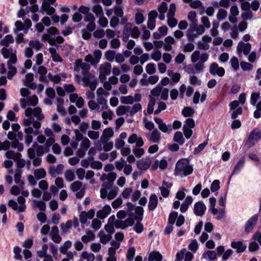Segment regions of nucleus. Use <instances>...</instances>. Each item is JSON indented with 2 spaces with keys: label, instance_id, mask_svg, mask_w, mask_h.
Masks as SVG:
<instances>
[{
  "label": "nucleus",
  "instance_id": "obj_1",
  "mask_svg": "<svg viewBox=\"0 0 261 261\" xmlns=\"http://www.w3.org/2000/svg\"><path fill=\"white\" fill-rule=\"evenodd\" d=\"M25 115L26 118L23 120V125L25 127L24 129L25 134V143L29 146L33 141L32 135L37 136L40 133L41 121L45 116L39 107L27 108L25 110Z\"/></svg>",
  "mask_w": 261,
  "mask_h": 261
},
{
  "label": "nucleus",
  "instance_id": "obj_2",
  "mask_svg": "<svg viewBox=\"0 0 261 261\" xmlns=\"http://www.w3.org/2000/svg\"><path fill=\"white\" fill-rule=\"evenodd\" d=\"M193 171L192 166L190 164L188 160L182 159L176 164L174 174L181 177L191 174Z\"/></svg>",
  "mask_w": 261,
  "mask_h": 261
},
{
  "label": "nucleus",
  "instance_id": "obj_3",
  "mask_svg": "<svg viewBox=\"0 0 261 261\" xmlns=\"http://www.w3.org/2000/svg\"><path fill=\"white\" fill-rule=\"evenodd\" d=\"M261 137L260 131L257 129H253L250 133L246 142V145L248 146L249 148L253 146L255 143L260 139Z\"/></svg>",
  "mask_w": 261,
  "mask_h": 261
},
{
  "label": "nucleus",
  "instance_id": "obj_4",
  "mask_svg": "<svg viewBox=\"0 0 261 261\" xmlns=\"http://www.w3.org/2000/svg\"><path fill=\"white\" fill-rule=\"evenodd\" d=\"M111 68L112 65L109 62H105L100 65L99 78L101 82H103L106 80L107 76L111 73Z\"/></svg>",
  "mask_w": 261,
  "mask_h": 261
},
{
  "label": "nucleus",
  "instance_id": "obj_5",
  "mask_svg": "<svg viewBox=\"0 0 261 261\" xmlns=\"http://www.w3.org/2000/svg\"><path fill=\"white\" fill-rule=\"evenodd\" d=\"M90 146V141L89 139L86 137L84 138L80 144V147L76 152V155L79 158H83Z\"/></svg>",
  "mask_w": 261,
  "mask_h": 261
},
{
  "label": "nucleus",
  "instance_id": "obj_6",
  "mask_svg": "<svg viewBox=\"0 0 261 261\" xmlns=\"http://www.w3.org/2000/svg\"><path fill=\"white\" fill-rule=\"evenodd\" d=\"M90 65L86 62H83L82 59H77L74 64V70L76 72H80L82 70V73L89 71Z\"/></svg>",
  "mask_w": 261,
  "mask_h": 261
},
{
  "label": "nucleus",
  "instance_id": "obj_7",
  "mask_svg": "<svg viewBox=\"0 0 261 261\" xmlns=\"http://www.w3.org/2000/svg\"><path fill=\"white\" fill-rule=\"evenodd\" d=\"M161 135L160 132L155 128L151 133H145V136L151 143H158L161 139Z\"/></svg>",
  "mask_w": 261,
  "mask_h": 261
},
{
  "label": "nucleus",
  "instance_id": "obj_8",
  "mask_svg": "<svg viewBox=\"0 0 261 261\" xmlns=\"http://www.w3.org/2000/svg\"><path fill=\"white\" fill-rule=\"evenodd\" d=\"M154 120L158 124L159 128L164 133L169 134L172 130V127L171 124L166 125L161 118L154 117Z\"/></svg>",
  "mask_w": 261,
  "mask_h": 261
},
{
  "label": "nucleus",
  "instance_id": "obj_9",
  "mask_svg": "<svg viewBox=\"0 0 261 261\" xmlns=\"http://www.w3.org/2000/svg\"><path fill=\"white\" fill-rule=\"evenodd\" d=\"M210 73L213 75H218L219 76L222 77L225 74V70L222 67H219L216 63H213L210 67Z\"/></svg>",
  "mask_w": 261,
  "mask_h": 261
},
{
  "label": "nucleus",
  "instance_id": "obj_10",
  "mask_svg": "<svg viewBox=\"0 0 261 261\" xmlns=\"http://www.w3.org/2000/svg\"><path fill=\"white\" fill-rule=\"evenodd\" d=\"M158 16V13L155 10L151 11L148 14L147 28L153 30L155 27V19Z\"/></svg>",
  "mask_w": 261,
  "mask_h": 261
},
{
  "label": "nucleus",
  "instance_id": "obj_11",
  "mask_svg": "<svg viewBox=\"0 0 261 261\" xmlns=\"http://www.w3.org/2000/svg\"><path fill=\"white\" fill-rule=\"evenodd\" d=\"M151 164V159L149 158H143L137 162V167L141 170H146Z\"/></svg>",
  "mask_w": 261,
  "mask_h": 261
},
{
  "label": "nucleus",
  "instance_id": "obj_12",
  "mask_svg": "<svg viewBox=\"0 0 261 261\" xmlns=\"http://www.w3.org/2000/svg\"><path fill=\"white\" fill-rule=\"evenodd\" d=\"M258 220V216L255 215L252 216L246 222L245 224V231L247 233H249L253 229L256 225Z\"/></svg>",
  "mask_w": 261,
  "mask_h": 261
},
{
  "label": "nucleus",
  "instance_id": "obj_13",
  "mask_svg": "<svg viewBox=\"0 0 261 261\" xmlns=\"http://www.w3.org/2000/svg\"><path fill=\"white\" fill-rule=\"evenodd\" d=\"M128 142L130 144L136 143L137 147H142L144 145V141L141 137L138 136L136 134L130 135L128 139Z\"/></svg>",
  "mask_w": 261,
  "mask_h": 261
},
{
  "label": "nucleus",
  "instance_id": "obj_14",
  "mask_svg": "<svg viewBox=\"0 0 261 261\" xmlns=\"http://www.w3.org/2000/svg\"><path fill=\"white\" fill-rule=\"evenodd\" d=\"M206 209L205 205L202 201H198L194 205V213L197 216H202Z\"/></svg>",
  "mask_w": 261,
  "mask_h": 261
},
{
  "label": "nucleus",
  "instance_id": "obj_15",
  "mask_svg": "<svg viewBox=\"0 0 261 261\" xmlns=\"http://www.w3.org/2000/svg\"><path fill=\"white\" fill-rule=\"evenodd\" d=\"M114 135V132L112 128L108 127L105 129L102 132V134L100 137V142L101 143H106L112 138Z\"/></svg>",
  "mask_w": 261,
  "mask_h": 261
},
{
  "label": "nucleus",
  "instance_id": "obj_16",
  "mask_svg": "<svg viewBox=\"0 0 261 261\" xmlns=\"http://www.w3.org/2000/svg\"><path fill=\"white\" fill-rule=\"evenodd\" d=\"M111 210V206L109 205H106L101 210L97 212L96 216L98 218L103 219L110 214Z\"/></svg>",
  "mask_w": 261,
  "mask_h": 261
},
{
  "label": "nucleus",
  "instance_id": "obj_17",
  "mask_svg": "<svg viewBox=\"0 0 261 261\" xmlns=\"http://www.w3.org/2000/svg\"><path fill=\"white\" fill-rule=\"evenodd\" d=\"M251 48V44L249 43H245L243 42H240L237 46L238 51L241 53L243 52L244 55H247Z\"/></svg>",
  "mask_w": 261,
  "mask_h": 261
},
{
  "label": "nucleus",
  "instance_id": "obj_18",
  "mask_svg": "<svg viewBox=\"0 0 261 261\" xmlns=\"http://www.w3.org/2000/svg\"><path fill=\"white\" fill-rule=\"evenodd\" d=\"M82 74L83 75L82 80L83 82L84 87H88V83L96 79L95 76L92 74L89 71Z\"/></svg>",
  "mask_w": 261,
  "mask_h": 261
},
{
  "label": "nucleus",
  "instance_id": "obj_19",
  "mask_svg": "<svg viewBox=\"0 0 261 261\" xmlns=\"http://www.w3.org/2000/svg\"><path fill=\"white\" fill-rule=\"evenodd\" d=\"M158 198L155 194H151L149 197L148 208L149 211H153L157 207Z\"/></svg>",
  "mask_w": 261,
  "mask_h": 261
},
{
  "label": "nucleus",
  "instance_id": "obj_20",
  "mask_svg": "<svg viewBox=\"0 0 261 261\" xmlns=\"http://www.w3.org/2000/svg\"><path fill=\"white\" fill-rule=\"evenodd\" d=\"M132 24L130 23H127L124 27L122 33V40L127 42L132 34Z\"/></svg>",
  "mask_w": 261,
  "mask_h": 261
},
{
  "label": "nucleus",
  "instance_id": "obj_21",
  "mask_svg": "<svg viewBox=\"0 0 261 261\" xmlns=\"http://www.w3.org/2000/svg\"><path fill=\"white\" fill-rule=\"evenodd\" d=\"M165 44H164L163 47L165 51H169L171 50L172 44L175 43V40L173 37L169 36L165 38Z\"/></svg>",
  "mask_w": 261,
  "mask_h": 261
},
{
  "label": "nucleus",
  "instance_id": "obj_22",
  "mask_svg": "<svg viewBox=\"0 0 261 261\" xmlns=\"http://www.w3.org/2000/svg\"><path fill=\"white\" fill-rule=\"evenodd\" d=\"M64 168V166L62 164H59L57 167L51 166L49 169V174L53 177H55L57 174L62 173Z\"/></svg>",
  "mask_w": 261,
  "mask_h": 261
},
{
  "label": "nucleus",
  "instance_id": "obj_23",
  "mask_svg": "<svg viewBox=\"0 0 261 261\" xmlns=\"http://www.w3.org/2000/svg\"><path fill=\"white\" fill-rule=\"evenodd\" d=\"M99 146L98 147L99 151H101L103 149L105 151L107 152L111 150L114 146L113 142L106 141V143H101L99 142Z\"/></svg>",
  "mask_w": 261,
  "mask_h": 261
},
{
  "label": "nucleus",
  "instance_id": "obj_24",
  "mask_svg": "<svg viewBox=\"0 0 261 261\" xmlns=\"http://www.w3.org/2000/svg\"><path fill=\"white\" fill-rule=\"evenodd\" d=\"M232 248L237 249V253H241L244 252L246 249V246L244 245L241 241L232 242L231 244Z\"/></svg>",
  "mask_w": 261,
  "mask_h": 261
},
{
  "label": "nucleus",
  "instance_id": "obj_25",
  "mask_svg": "<svg viewBox=\"0 0 261 261\" xmlns=\"http://www.w3.org/2000/svg\"><path fill=\"white\" fill-rule=\"evenodd\" d=\"M98 237L100 238V242L103 244H107L112 238L110 234H106L102 230L99 231Z\"/></svg>",
  "mask_w": 261,
  "mask_h": 261
},
{
  "label": "nucleus",
  "instance_id": "obj_26",
  "mask_svg": "<svg viewBox=\"0 0 261 261\" xmlns=\"http://www.w3.org/2000/svg\"><path fill=\"white\" fill-rule=\"evenodd\" d=\"M191 28L187 31V37L189 41H193L197 37L198 35L196 34L195 30V28H194L193 25H191Z\"/></svg>",
  "mask_w": 261,
  "mask_h": 261
},
{
  "label": "nucleus",
  "instance_id": "obj_27",
  "mask_svg": "<svg viewBox=\"0 0 261 261\" xmlns=\"http://www.w3.org/2000/svg\"><path fill=\"white\" fill-rule=\"evenodd\" d=\"M245 163V160L244 158L242 159L240 161H239L238 163L237 164L236 166L234 167L233 170L232 172V174L229 176L228 179V182L230 180L231 178L232 177V176L238 173L242 169L243 166H244Z\"/></svg>",
  "mask_w": 261,
  "mask_h": 261
},
{
  "label": "nucleus",
  "instance_id": "obj_28",
  "mask_svg": "<svg viewBox=\"0 0 261 261\" xmlns=\"http://www.w3.org/2000/svg\"><path fill=\"white\" fill-rule=\"evenodd\" d=\"M94 238L95 235L94 233L91 230H88L86 231V235L83 236L81 240L84 243H87L90 241L93 240Z\"/></svg>",
  "mask_w": 261,
  "mask_h": 261
},
{
  "label": "nucleus",
  "instance_id": "obj_29",
  "mask_svg": "<svg viewBox=\"0 0 261 261\" xmlns=\"http://www.w3.org/2000/svg\"><path fill=\"white\" fill-rule=\"evenodd\" d=\"M162 255L159 252H152L148 256V261H162Z\"/></svg>",
  "mask_w": 261,
  "mask_h": 261
},
{
  "label": "nucleus",
  "instance_id": "obj_30",
  "mask_svg": "<svg viewBox=\"0 0 261 261\" xmlns=\"http://www.w3.org/2000/svg\"><path fill=\"white\" fill-rule=\"evenodd\" d=\"M92 10L97 17L103 16L104 15L102 8L100 5H95L93 6Z\"/></svg>",
  "mask_w": 261,
  "mask_h": 261
},
{
  "label": "nucleus",
  "instance_id": "obj_31",
  "mask_svg": "<svg viewBox=\"0 0 261 261\" xmlns=\"http://www.w3.org/2000/svg\"><path fill=\"white\" fill-rule=\"evenodd\" d=\"M173 140L179 145H182L185 142V138L183 137L182 133L180 132H176L174 135Z\"/></svg>",
  "mask_w": 261,
  "mask_h": 261
},
{
  "label": "nucleus",
  "instance_id": "obj_32",
  "mask_svg": "<svg viewBox=\"0 0 261 261\" xmlns=\"http://www.w3.org/2000/svg\"><path fill=\"white\" fill-rule=\"evenodd\" d=\"M34 174L36 179L39 180L44 178L46 173L45 170L43 168H39L34 171Z\"/></svg>",
  "mask_w": 261,
  "mask_h": 261
},
{
  "label": "nucleus",
  "instance_id": "obj_33",
  "mask_svg": "<svg viewBox=\"0 0 261 261\" xmlns=\"http://www.w3.org/2000/svg\"><path fill=\"white\" fill-rule=\"evenodd\" d=\"M14 42L13 37L11 35H8L4 39L1 41L0 44L2 46H8L10 43Z\"/></svg>",
  "mask_w": 261,
  "mask_h": 261
},
{
  "label": "nucleus",
  "instance_id": "obj_34",
  "mask_svg": "<svg viewBox=\"0 0 261 261\" xmlns=\"http://www.w3.org/2000/svg\"><path fill=\"white\" fill-rule=\"evenodd\" d=\"M72 246V242L70 241H66L64 244L61 246L59 248L60 252L63 254H65L68 249Z\"/></svg>",
  "mask_w": 261,
  "mask_h": 261
},
{
  "label": "nucleus",
  "instance_id": "obj_35",
  "mask_svg": "<svg viewBox=\"0 0 261 261\" xmlns=\"http://www.w3.org/2000/svg\"><path fill=\"white\" fill-rule=\"evenodd\" d=\"M197 14L195 11H190L188 15V19L192 23L191 25H193L194 28H196L197 20L196 19Z\"/></svg>",
  "mask_w": 261,
  "mask_h": 261
},
{
  "label": "nucleus",
  "instance_id": "obj_36",
  "mask_svg": "<svg viewBox=\"0 0 261 261\" xmlns=\"http://www.w3.org/2000/svg\"><path fill=\"white\" fill-rule=\"evenodd\" d=\"M17 202L20 204L19 206V212H23L26 209L25 204V199L22 196H19L17 198Z\"/></svg>",
  "mask_w": 261,
  "mask_h": 261
},
{
  "label": "nucleus",
  "instance_id": "obj_37",
  "mask_svg": "<svg viewBox=\"0 0 261 261\" xmlns=\"http://www.w3.org/2000/svg\"><path fill=\"white\" fill-rule=\"evenodd\" d=\"M65 179L69 182L73 181L75 179V174L71 170H66L64 173Z\"/></svg>",
  "mask_w": 261,
  "mask_h": 261
},
{
  "label": "nucleus",
  "instance_id": "obj_38",
  "mask_svg": "<svg viewBox=\"0 0 261 261\" xmlns=\"http://www.w3.org/2000/svg\"><path fill=\"white\" fill-rule=\"evenodd\" d=\"M130 109V107L129 106H120L118 107L116 110V114L118 116H121L126 112H129Z\"/></svg>",
  "mask_w": 261,
  "mask_h": 261
},
{
  "label": "nucleus",
  "instance_id": "obj_39",
  "mask_svg": "<svg viewBox=\"0 0 261 261\" xmlns=\"http://www.w3.org/2000/svg\"><path fill=\"white\" fill-rule=\"evenodd\" d=\"M204 258H208L210 260H214L217 258V254L214 251H207L204 252L202 255Z\"/></svg>",
  "mask_w": 261,
  "mask_h": 261
},
{
  "label": "nucleus",
  "instance_id": "obj_40",
  "mask_svg": "<svg viewBox=\"0 0 261 261\" xmlns=\"http://www.w3.org/2000/svg\"><path fill=\"white\" fill-rule=\"evenodd\" d=\"M6 155L8 159H13L14 161H16L20 158L21 154L19 153H15L13 151L10 150L6 153Z\"/></svg>",
  "mask_w": 261,
  "mask_h": 261
},
{
  "label": "nucleus",
  "instance_id": "obj_41",
  "mask_svg": "<svg viewBox=\"0 0 261 261\" xmlns=\"http://www.w3.org/2000/svg\"><path fill=\"white\" fill-rule=\"evenodd\" d=\"M195 113L194 110L191 107H185L181 112L182 114L185 117H191Z\"/></svg>",
  "mask_w": 261,
  "mask_h": 261
},
{
  "label": "nucleus",
  "instance_id": "obj_42",
  "mask_svg": "<svg viewBox=\"0 0 261 261\" xmlns=\"http://www.w3.org/2000/svg\"><path fill=\"white\" fill-rule=\"evenodd\" d=\"M72 223L71 220L67 221L65 224L62 223L60 228L63 233H66L68 230L72 227Z\"/></svg>",
  "mask_w": 261,
  "mask_h": 261
},
{
  "label": "nucleus",
  "instance_id": "obj_43",
  "mask_svg": "<svg viewBox=\"0 0 261 261\" xmlns=\"http://www.w3.org/2000/svg\"><path fill=\"white\" fill-rule=\"evenodd\" d=\"M141 147L135 146L133 148V152L137 158H140L145 153V150Z\"/></svg>",
  "mask_w": 261,
  "mask_h": 261
},
{
  "label": "nucleus",
  "instance_id": "obj_44",
  "mask_svg": "<svg viewBox=\"0 0 261 261\" xmlns=\"http://www.w3.org/2000/svg\"><path fill=\"white\" fill-rule=\"evenodd\" d=\"M29 46L32 48H34L37 50H39L41 48L42 44L39 42V40H31L29 42Z\"/></svg>",
  "mask_w": 261,
  "mask_h": 261
},
{
  "label": "nucleus",
  "instance_id": "obj_45",
  "mask_svg": "<svg viewBox=\"0 0 261 261\" xmlns=\"http://www.w3.org/2000/svg\"><path fill=\"white\" fill-rule=\"evenodd\" d=\"M81 256L83 258L87 259V261H94L95 258L94 254L87 251H83Z\"/></svg>",
  "mask_w": 261,
  "mask_h": 261
},
{
  "label": "nucleus",
  "instance_id": "obj_46",
  "mask_svg": "<svg viewBox=\"0 0 261 261\" xmlns=\"http://www.w3.org/2000/svg\"><path fill=\"white\" fill-rule=\"evenodd\" d=\"M227 16V12L223 9H220L217 14V18L219 20H224Z\"/></svg>",
  "mask_w": 261,
  "mask_h": 261
},
{
  "label": "nucleus",
  "instance_id": "obj_47",
  "mask_svg": "<svg viewBox=\"0 0 261 261\" xmlns=\"http://www.w3.org/2000/svg\"><path fill=\"white\" fill-rule=\"evenodd\" d=\"M115 55V51L112 50L107 51L105 55L106 59L110 62H113L114 61Z\"/></svg>",
  "mask_w": 261,
  "mask_h": 261
},
{
  "label": "nucleus",
  "instance_id": "obj_48",
  "mask_svg": "<svg viewBox=\"0 0 261 261\" xmlns=\"http://www.w3.org/2000/svg\"><path fill=\"white\" fill-rule=\"evenodd\" d=\"M49 80L55 84H58L60 82L61 78L59 74L53 75L51 73L47 74Z\"/></svg>",
  "mask_w": 261,
  "mask_h": 261
},
{
  "label": "nucleus",
  "instance_id": "obj_49",
  "mask_svg": "<svg viewBox=\"0 0 261 261\" xmlns=\"http://www.w3.org/2000/svg\"><path fill=\"white\" fill-rule=\"evenodd\" d=\"M38 98L36 95L30 96L28 98V105L35 106L37 105Z\"/></svg>",
  "mask_w": 261,
  "mask_h": 261
},
{
  "label": "nucleus",
  "instance_id": "obj_50",
  "mask_svg": "<svg viewBox=\"0 0 261 261\" xmlns=\"http://www.w3.org/2000/svg\"><path fill=\"white\" fill-rule=\"evenodd\" d=\"M121 102L124 104H132L134 102V97L130 95L122 96L121 97Z\"/></svg>",
  "mask_w": 261,
  "mask_h": 261
},
{
  "label": "nucleus",
  "instance_id": "obj_51",
  "mask_svg": "<svg viewBox=\"0 0 261 261\" xmlns=\"http://www.w3.org/2000/svg\"><path fill=\"white\" fill-rule=\"evenodd\" d=\"M97 101L99 104L102 105V109H107L108 107L107 105V100L103 96H97Z\"/></svg>",
  "mask_w": 261,
  "mask_h": 261
},
{
  "label": "nucleus",
  "instance_id": "obj_52",
  "mask_svg": "<svg viewBox=\"0 0 261 261\" xmlns=\"http://www.w3.org/2000/svg\"><path fill=\"white\" fill-rule=\"evenodd\" d=\"M195 48L193 43L190 42L182 46V51L185 53H189L192 51Z\"/></svg>",
  "mask_w": 261,
  "mask_h": 261
},
{
  "label": "nucleus",
  "instance_id": "obj_53",
  "mask_svg": "<svg viewBox=\"0 0 261 261\" xmlns=\"http://www.w3.org/2000/svg\"><path fill=\"white\" fill-rule=\"evenodd\" d=\"M143 123H144L145 127L146 129H147L149 130H152L154 129V128L155 126H154V123L152 121L147 120L146 118H143Z\"/></svg>",
  "mask_w": 261,
  "mask_h": 261
},
{
  "label": "nucleus",
  "instance_id": "obj_54",
  "mask_svg": "<svg viewBox=\"0 0 261 261\" xmlns=\"http://www.w3.org/2000/svg\"><path fill=\"white\" fill-rule=\"evenodd\" d=\"M151 57L153 60L159 61L162 58L161 51L159 49H154L151 55Z\"/></svg>",
  "mask_w": 261,
  "mask_h": 261
},
{
  "label": "nucleus",
  "instance_id": "obj_55",
  "mask_svg": "<svg viewBox=\"0 0 261 261\" xmlns=\"http://www.w3.org/2000/svg\"><path fill=\"white\" fill-rule=\"evenodd\" d=\"M126 164V163L124 159L121 158L119 160L115 162L116 168L118 170L121 171L124 168Z\"/></svg>",
  "mask_w": 261,
  "mask_h": 261
},
{
  "label": "nucleus",
  "instance_id": "obj_56",
  "mask_svg": "<svg viewBox=\"0 0 261 261\" xmlns=\"http://www.w3.org/2000/svg\"><path fill=\"white\" fill-rule=\"evenodd\" d=\"M142 109V106L140 103H137L135 104L132 109L129 111V114L130 116H133L134 114H135L136 113H137L138 111H140Z\"/></svg>",
  "mask_w": 261,
  "mask_h": 261
},
{
  "label": "nucleus",
  "instance_id": "obj_57",
  "mask_svg": "<svg viewBox=\"0 0 261 261\" xmlns=\"http://www.w3.org/2000/svg\"><path fill=\"white\" fill-rule=\"evenodd\" d=\"M231 66L234 71H237L239 67V60L236 57H233L230 60Z\"/></svg>",
  "mask_w": 261,
  "mask_h": 261
},
{
  "label": "nucleus",
  "instance_id": "obj_58",
  "mask_svg": "<svg viewBox=\"0 0 261 261\" xmlns=\"http://www.w3.org/2000/svg\"><path fill=\"white\" fill-rule=\"evenodd\" d=\"M33 202L35 206L38 207L40 211H44L46 210V204L44 202L37 200H34Z\"/></svg>",
  "mask_w": 261,
  "mask_h": 261
},
{
  "label": "nucleus",
  "instance_id": "obj_59",
  "mask_svg": "<svg viewBox=\"0 0 261 261\" xmlns=\"http://www.w3.org/2000/svg\"><path fill=\"white\" fill-rule=\"evenodd\" d=\"M105 35V31L102 29H97L93 33V37L96 38H102Z\"/></svg>",
  "mask_w": 261,
  "mask_h": 261
},
{
  "label": "nucleus",
  "instance_id": "obj_60",
  "mask_svg": "<svg viewBox=\"0 0 261 261\" xmlns=\"http://www.w3.org/2000/svg\"><path fill=\"white\" fill-rule=\"evenodd\" d=\"M116 250L115 248H113L112 247H110L109 248V254L110 255V257H109L107 261H116V258L114 256L115 254L116 253Z\"/></svg>",
  "mask_w": 261,
  "mask_h": 261
},
{
  "label": "nucleus",
  "instance_id": "obj_61",
  "mask_svg": "<svg viewBox=\"0 0 261 261\" xmlns=\"http://www.w3.org/2000/svg\"><path fill=\"white\" fill-rule=\"evenodd\" d=\"M8 69L7 77L9 79H11L16 73V68L15 67L13 66L12 65H9Z\"/></svg>",
  "mask_w": 261,
  "mask_h": 261
},
{
  "label": "nucleus",
  "instance_id": "obj_62",
  "mask_svg": "<svg viewBox=\"0 0 261 261\" xmlns=\"http://www.w3.org/2000/svg\"><path fill=\"white\" fill-rule=\"evenodd\" d=\"M135 255V249L134 247H131L128 249L126 255L127 259L128 261H132Z\"/></svg>",
  "mask_w": 261,
  "mask_h": 261
},
{
  "label": "nucleus",
  "instance_id": "obj_63",
  "mask_svg": "<svg viewBox=\"0 0 261 261\" xmlns=\"http://www.w3.org/2000/svg\"><path fill=\"white\" fill-rule=\"evenodd\" d=\"M82 185V184L81 182L75 181L71 184L70 189L72 191L76 192L81 189Z\"/></svg>",
  "mask_w": 261,
  "mask_h": 261
},
{
  "label": "nucleus",
  "instance_id": "obj_64",
  "mask_svg": "<svg viewBox=\"0 0 261 261\" xmlns=\"http://www.w3.org/2000/svg\"><path fill=\"white\" fill-rule=\"evenodd\" d=\"M146 71L149 74H153L156 72L154 64L153 63H149L146 67Z\"/></svg>",
  "mask_w": 261,
  "mask_h": 261
}]
</instances>
